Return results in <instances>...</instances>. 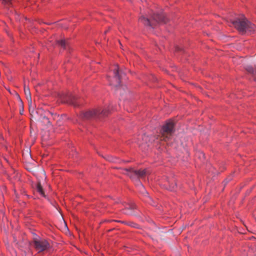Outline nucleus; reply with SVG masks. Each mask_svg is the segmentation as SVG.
Wrapping results in <instances>:
<instances>
[{"label": "nucleus", "instance_id": "obj_1", "mask_svg": "<svg viewBox=\"0 0 256 256\" xmlns=\"http://www.w3.org/2000/svg\"><path fill=\"white\" fill-rule=\"evenodd\" d=\"M231 24L239 32L244 34L246 32H251L255 30L256 26L249 22L244 16L237 18L236 20H230Z\"/></svg>", "mask_w": 256, "mask_h": 256}, {"label": "nucleus", "instance_id": "obj_2", "mask_svg": "<svg viewBox=\"0 0 256 256\" xmlns=\"http://www.w3.org/2000/svg\"><path fill=\"white\" fill-rule=\"evenodd\" d=\"M139 22L149 28L153 29L158 24L166 23L167 20L164 14H154L150 20L142 16L139 18Z\"/></svg>", "mask_w": 256, "mask_h": 256}, {"label": "nucleus", "instance_id": "obj_3", "mask_svg": "<svg viewBox=\"0 0 256 256\" xmlns=\"http://www.w3.org/2000/svg\"><path fill=\"white\" fill-rule=\"evenodd\" d=\"M174 124L172 120H168L162 126L160 134L158 136L157 138L160 140L167 142L172 137L174 132Z\"/></svg>", "mask_w": 256, "mask_h": 256}, {"label": "nucleus", "instance_id": "obj_4", "mask_svg": "<svg viewBox=\"0 0 256 256\" xmlns=\"http://www.w3.org/2000/svg\"><path fill=\"white\" fill-rule=\"evenodd\" d=\"M109 114V110L106 108H98L82 112L80 116L84 120L91 118L102 119L107 116Z\"/></svg>", "mask_w": 256, "mask_h": 256}, {"label": "nucleus", "instance_id": "obj_5", "mask_svg": "<svg viewBox=\"0 0 256 256\" xmlns=\"http://www.w3.org/2000/svg\"><path fill=\"white\" fill-rule=\"evenodd\" d=\"M124 174L128 175L132 178H144L150 174V172L147 169L136 170L130 168L124 169Z\"/></svg>", "mask_w": 256, "mask_h": 256}, {"label": "nucleus", "instance_id": "obj_6", "mask_svg": "<svg viewBox=\"0 0 256 256\" xmlns=\"http://www.w3.org/2000/svg\"><path fill=\"white\" fill-rule=\"evenodd\" d=\"M114 76L112 80L110 81V84L116 88V90L121 91L122 88L120 86V78L124 73L119 70L118 66H116L115 68L113 70Z\"/></svg>", "mask_w": 256, "mask_h": 256}, {"label": "nucleus", "instance_id": "obj_7", "mask_svg": "<svg viewBox=\"0 0 256 256\" xmlns=\"http://www.w3.org/2000/svg\"><path fill=\"white\" fill-rule=\"evenodd\" d=\"M34 246L38 252H41L48 250L50 248V244L45 239L35 238L34 240Z\"/></svg>", "mask_w": 256, "mask_h": 256}, {"label": "nucleus", "instance_id": "obj_8", "mask_svg": "<svg viewBox=\"0 0 256 256\" xmlns=\"http://www.w3.org/2000/svg\"><path fill=\"white\" fill-rule=\"evenodd\" d=\"M62 100L64 102H66L70 104H71L74 106H78L77 100V97L76 96L70 94H68L64 96L62 98Z\"/></svg>", "mask_w": 256, "mask_h": 256}, {"label": "nucleus", "instance_id": "obj_9", "mask_svg": "<svg viewBox=\"0 0 256 256\" xmlns=\"http://www.w3.org/2000/svg\"><path fill=\"white\" fill-rule=\"evenodd\" d=\"M136 207L134 204L130 203L127 204L124 213L127 214L136 215L137 213L134 212Z\"/></svg>", "mask_w": 256, "mask_h": 256}, {"label": "nucleus", "instance_id": "obj_10", "mask_svg": "<svg viewBox=\"0 0 256 256\" xmlns=\"http://www.w3.org/2000/svg\"><path fill=\"white\" fill-rule=\"evenodd\" d=\"M56 42L58 45L60 46L64 49H66V48L68 46V42L65 40H58Z\"/></svg>", "mask_w": 256, "mask_h": 256}, {"label": "nucleus", "instance_id": "obj_11", "mask_svg": "<svg viewBox=\"0 0 256 256\" xmlns=\"http://www.w3.org/2000/svg\"><path fill=\"white\" fill-rule=\"evenodd\" d=\"M28 104L29 106V112H30V114H31V116H34L35 113V106L34 104H32V100H29L28 102Z\"/></svg>", "mask_w": 256, "mask_h": 256}, {"label": "nucleus", "instance_id": "obj_12", "mask_svg": "<svg viewBox=\"0 0 256 256\" xmlns=\"http://www.w3.org/2000/svg\"><path fill=\"white\" fill-rule=\"evenodd\" d=\"M36 191L42 196L45 197L46 195L44 194V190L42 188V186L40 182H38L36 186Z\"/></svg>", "mask_w": 256, "mask_h": 256}, {"label": "nucleus", "instance_id": "obj_13", "mask_svg": "<svg viewBox=\"0 0 256 256\" xmlns=\"http://www.w3.org/2000/svg\"><path fill=\"white\" fill-rule=\"evenodd\" d=\"M246 70L249 72L250 74H252L255 76L256 74V68H254L253 67L251 66H247L246 67Z\"/></svg>", "mask_w": 256, "mask_h": 256}, {"label": "nucleus", "instance_id": "obj_14", "mask_svg": "<svg viewBox=\"0 0 256 256\" xmlns=\"http://www.w3.org/2000/svg\"><path fill=\"white\" fill-rule=\"evenodd\" d=\"M24 90V93H25L26 96V98L28 99V101L29 100H32L29 88H26L25 87Z\"/></svg>", "mask_w": 256, "mask_h": 256}, {"label": "nucleus", "instance_id": "obj_15", "mask_svg": "<svg viewBox=\"0 0 256 256\" xmlns=\"http://www.w3.org/2000/svg\"><path fill=\"white\" fill-rule=\"evenodd\" d=\"M2 1V3L5 6H9L12 5V0H1Z\"/></svg>", "mask_w": 256, "mask_h": 256}, {"label": "nucleus", "instance_id": "obj_16", "mask_svg": "<svg viewBox=\"0 0 256 256\" xmlns=\"http://www.w3.org/2000/svg\"><path fill=\"white\" fill-rule=\"evenodd\" d=\"M40 118L44 122H46L48 124L50 122L48 118L44 116H42Z\"/></svg>", "mask_w": 256, "mask_h": 256}, {"label": "nucleus", "instance_id": "obj_17", "mask_svg": "<svg viewBox=\"0 0 256 256\" xmlns=\"http://www.w3.org/2000/svg\"><path fill=\"white\" fill-rule=\"evenodd\" d=\"M142 140L146 142V144L148 143V136L146 135H144L142 136Z\"/></svg>", "mask_w": 256, "mask_h": 256}, {"label": "nucleus", "instance_id": "obj_18", "mask_svg": "<svg viewBox=\"0 0 256 256\" xmlns=\"http://www.w3.org/2000/svg\"><path fill=\"white\" fill-rule=\"evenodd\" d=\"M199 154H200V157L202 156L203 158H204V154H203L202 152H200Z\"/></svg>", "mask_w": 256, "mask_h": 256}, {"label": "nucleus", "instance_id": "obj_19", "mask_svg": "<svg viewBox=\"0 0 256 256\" xmlns=\"http://www.w3.org/2000/svg\"><path fill=\"white\" fill-rule=\"evenodd\" d=\"M174 186H172V188H170V190H174Z\"/></svg>", "mask_w": 256, "mask_h": 256}, {"label": "nucleus", "instance_id": "obj_20", "mask_svg": "<svg viewBox=\"0 0 256 256\" xmlns=\"http://www.w3.org/2000/svg\"><path fill=\"white\" fill-rule=\"evenodd\" d=\"M108 160L110 161V162H114V160H110V159H108Z\"/></svg>", "mask_w": 256, "mask_h": 256}, {"label": "nucleus", "instance_id": "obj_21", "mask_svg": "<svg viewBox=\"0 0 256 256\" xmlns=\"http://www.w3.org/2000/svg\"><path fill=\"white\" fill-rule=\"evenodd\" d=\"M18 98H19L21 102V101H22V100H21V99L20 98V96H18Z\"/></svg>", "mask_w": 256, "mask_h": 256}, {"label": "nucleus", "instance_id": "obj_22", "mask_svg": "<svg viewBox=\"0 0 256 256\" xmlns=\"http://www.w3.org/2000/svg\"><path fill=\"white\" fill-rule=\"evenodd\" d=\"M230 20H231V19H230V20H228V22H229V21H230V22L231 23Z\"/></svg>", "mask_w": 256, "mask_h": 256}]
</instances>
